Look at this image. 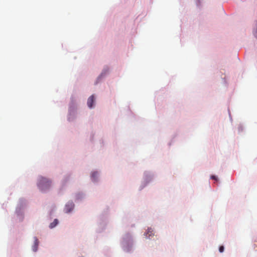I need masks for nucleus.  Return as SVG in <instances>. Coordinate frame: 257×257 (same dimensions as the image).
Returning <instances> with one entry per match:
<instances>
[{"mask_svg":"<svg viewBox=\"0 0 257 257\" xmlns=\"http://www.w3.org/2000/svg\"><path fill=\"white\" fill-rule=\"evenodd\" d=\"M219 250L220 252H222L224 251V246H220L219 248Z\"/></svg>","mask_w":257,"mask_h":257,"instance_id":"obj_8","label":"nucleus"},{"mask_svg":"<svg viewBox=\"0 0 257 257\" xmlns=\"http://www.w3.org/2000/svg\"><path fill=\"white\" fill-rule=\"evenodd\" d=\"M94 97H89L87 100V105L89 108H92L94 102Z\"/></svg>","mask_w":257,"mask_h":257,"instance_id":"obj_4","label":"nucleus"},{"mask_svg":"<svg viewBox=\"0 0 257 257\" xmlns=\"http://www.w3.org/2000/svg\"><path fill=\"white\" fill-rule=\"evenodd\" d=\"M97 172H93L91 174V177H92V178L94 179V178L97 176Z\"/></svg>","mask_w":257,"mask_h":257,"instance_id":"obj_7","label":"nucleus"},{"mask_svg":"<svg viewBox=\"0 0 257 257\" xmlns=\"http://www.w3.org/2000/svg\"><path fill=\"white\" fill-rule=\"evenodd\" d=\"M58 223V220L57 219H54L53 222L50 223L49 227L51 228L55 227Z\"/></svg>","mask_w":257,"mask_h":257,"instance_id":"obj_5","label":"nucleus"},{"mask_svg":"<svg viewBox=\"0 0 257 257\" xmlns=\"http://www.w3.org/2000/svg\"><path fill=\"white\" fill-rule=\"evenodd\" d=\"M146 235L147 237H148V235H149V237L153 235V230L152 228H149L147 233L145 234Z\"/></svg>","mask_w":257,"mask_h":257,"instance_id":"obj_6","label":"nucleus"},{"mask_svg":"<svg viewBox=\"0 0 257 257\" xmlns=\"http://www.w3.org/2000/svg\"><path fill=\"white\" fill-rule=\"evenodd\" d=\"M39 245V240L37 237L34 238V243L32 246V249L34 251L36 252L38 250Z\"/></svg>","mask_w":257,"mask_h":257,"instance_id":"obj_3","label":"nucleus"},{"mask_svg":"<svg viewBox=\"0 0 257 257\" xmlns=\"http://www.w3.org/2000/svg\"><path fill=\"white\" fill-rule=\"evenodd\" d=\"M51 182L47 178L40 177L38 183V186L39 189L44 192L49 189L51 186Z\"/></svg>","mask_w":257,"mask_h":257,"instance_id":"obj_1","label":"nucleus"},{"mask_svg":"<svg viewBox=\"0 0 257 257\" xmlns=\"http://www.w3.org/2000/svg\"><path fill=\"white\" fill-rule=\"evenodd\" d=\"M211 178L215 180H217V177L215 176H212Z\"/></svg>","mask_w":257,"mask_h":257,"instance_id":"obj_9","label":"nucleus"},{"mask_svg":"<svg viewBox=\"0 0 257 257\" xmlns=\"http://www.w3.org/2000/svg\"><path fill=\"white\" fill-rule=\"evenodd\" d=\"M74 205L73 202H68L66 205L65 207V211L66 213H69L71 212L74 208Z\"/></svg>","mask_w":257,"mask_h":257,"instance_id":"obj_2","label":"nucleus"}]
</instances>
